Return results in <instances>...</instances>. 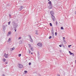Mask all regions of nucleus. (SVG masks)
I'll return each instance as SVG.
<instances>
[{
    "mask_svg": "<svg viewBox=\"0 0 76 76\" xmlns=\"http://www.w3.org/2000/svg\"><path fill=\"white\" fill-rule=\"evenodd\" d=\"M51 18L53 21H55V20H56V18H55V17H54V15H52Z\"/></svg>",
    "mask_w": 76,
    "mask_h": 76,
    "instance_id": "obj_1",
    "label": "nucleus"
},
{
    "mask_svg": "<svg viewBox=\"0 0 76 76\" xmlns=\"http://www.w3.org/2000/svg\"><path fill=\"white\" fill-rule=\"evenodd\" d=\"M50 14L52 16V15H54V11H51L50 12Z\"/></svg>",
    "mask_w": 76,
    "mask_h": 76,
    "instance_id": "obj_2",
    "label": "nucleus"
},
{
    "mask_svg": "<svg viewBox=\"0 0 76 76\" xmlns=\"http://www.w3.org/2000/svg\"><path fill=\"white\" fill-rule=\"evenodd\" d=\"M37 45L38 46H39V47H42V44H41V43L40 42L38 44H37Z\"/></svg>",
    "mask_w": 76,
    "mask_h": 76,
    "instance_id": "obj_3",
    "label": "nucleus"
},
{
    "mask_svg": "<svg viewBox=\"0 0 76 76\" xmlns=\"http://www.w3.org/2000/svg\"><path fill=\"white\" fill-rule=\"evenodd\" d=\"M19 68L20 69H21L23 67V65L21 64H19Z\"/></svg>",
    "mask_w": 76,
    "mask_h": 76,
    "instance_id": "obj_4",
    "label": "nucleus"
},
{
    "mask_svg": "<svg viewBox=\"0 0 76 76\" xmlns=\"http://www.w3.org/2000/svg\"><path fill=\"white\" fill-rule=\"evenodd\" d=\"M2 28L4 31H4H5V30H6V27L5 26L3 25L2 26Z\"/></svg>",
    "mask_w": 76,
    "mask_h": 76,
    "instance_id": "obj_5",
    "label": "nucleus"
},
{
    "mask_svg": "<svg viewBox=\"0 0 76 76\" xmlns=\"http://www.w3.org/2000/svg\"><path fill=\"white\" fill-rule=\"evenodd\" d=\"M24 8V7L23 6H21L20 7V10H22V9H23Z\"/></svg>",
    "mask_w": 76,
    "mask_h": 76,
    "instance_id": "obj_6",
    "label": "nucleus"
},
{
    "mask_svg": "<svg viewBox=\"0 0 76 76\" xmlns=\"http://www.w3.org/2000/svg\"><path fill=\"white\" fill-rule=\"evenodd\" d=\"M49 8L50 9H52V4H50L49 6Z\"/></svg>",
    "mask_w": 76,
    "mask_h": 76,
    "instance_id": "obj_7",
    "label": "nucleus"
},
{
    "mask_svg": "<svg viewBox=\"0 0 76 76\" xmlns=\"http://www.w3.org/2000/svg\"><path fill=\"white\" fill-rule=\"evenodd\" d=\"M5 57V58H8V57H9V54H7Z\"/></svg>",
    "mask_w": 76,
    "mask_h": 76,
    "instance_id": "obj_8",
    "label": "nucleus"
},
{
    "mask_svg": "<svg viewBox=\"0 0 76 76\" xmlns=\"http://www.w3.org/2000/svg\"><path fill=\"white\" fill-rule=\"evenodd\" d=\"M35 33L36 35H38V32L37 31H35Z\"/></svg>",
    "mask_w": 76,
    "mask_h": 76,
    "instance_id": "obj_9",
    "label": "nucleus"
},
{
    "mask_svg": "<svg viewBox=\"0 0 76 76\" xmlns=\"http://www.w3.org/2000/svg\"><path fill=\"white\" fill-rule=\"evenodd\" d=\"M69 53L70 55H72L73 54V53H72V52H70V51H69Z\"/></svg>",
    "mask_w": 76,
    "mask_h": 76,
    "instance_id": "obj_10",
    "label": "nucleus"
},
{
    "mask_svg": "<svg viewBox=\"0 0 76 76\" xmlns=\"http://www.w3.org/2000/svg\"><path fill=\"white\" fill-rule=\"evenodd\" d=\"M49 4H50H50H51V1H49L48 3Z\"/></svg>",
    "mask_w": 76,
    "mask_h": 76,
    "instance_id": "obj_11",
    "label": "nucleus"
},
{
    "mask_svg": "<svg viewBox=\"0 0 76 76\" xmlns=\"http://www.w3.org/2000/svg\"><path fill=\"white\" fill-rule=\"evenodd\" d=\"M11 32L10 31L9 32H8V34H7V35H8V36H9V35H10V33H11Z\"/></svg>",
    "mask_w": 76,
    "mask_h": 76,
    "instance_id": "obj_12",
    "label": "nucleus"
},
{
    "mask_svg": "<svg viewBox=\"0 0 76 76\" xmlns=\"http://www.w3.org/2000/svg\"><path fill=\"white\" fill-rule=\"evenodd\" d=\"M30 40L31 42H33V40H32V39H30Z\"/></svg>",
    "mask_w": 76,
    "mask_h": 76,
    "instance_id": "obj_13",
    "label": "nucleus"
},
{
    "mask_svg": "<svg viewBox=\"0 0 76 76\" xmlns=\"http://www.w3.org/2000/svg\"><path fill=\"white\" fill-rule=\"evenodd\" d=\"M3 61L4 62H5V61H6V59L3 58Z\"/></svg>",
    "mask_w": 76,
    "mask_h": 76,
    "instance_id": "obj_14",
    "label": "nucleus"
},
{
    "mask_svg": "<svg viewBox=\"0 0 76 76\" xmlns=\"http://www.w3.org/2000/svg\"><path fill=\"white\" fill-rule=\"evenodd\" d=\"M28 45L29 47V48L31 47V44H28Z\"/></svg>",
    "mask_w": 76,
    "mask_h": 76,
    "instance_id": "obj_15",
    "label": "nucleus"
},
{
    "mask_svg": "<svg viewBox=\"0 0 76 76\" xmlns=\"http://www.w3.org/2000/svg\"><path fill=\"white\" fill-rule=\"evenodd\" d=\"M10 38H9L8 40V42H10Z\"/></svg>",
    "mask_w": 76,
    "mask_h": 76,
    "instance_id": "obj_16",
    "label": "nucleus"
},
{
    "mask_svg": "<svg viewBox=\"0 0 76 76\" xmlns=\"http://www.w3.org/2000/svg\"><path fill=\"white\" fill-rule=\"evenodd\" d=\"M50 26H53V25H52V23H50Z\"/></svg>",
    "mask_w": 76,
    "mask_h": 76,
    "instance_id": "obj_17",
    "label": "nucleus"
},
{
    "mask_svg": "<svg viewBox=\"0 0 76 76\" xmlns=\"http://www.w3.org/2000/svg\"><path fill=\"white\" fill-rule=\"evenodd\" d=\"M28 36H29V38L30 39H32V37H31V35H28Z\"/></svg>",
    "mask_w": 76,
    "mask_h": 76,
    "instance_id": "obj_18",
    "label": "nucleus"
},
{
    "mask_svg": "<svg viewBox=\"0 0 76 76\" xmlns=\"http://www.w3.org/2000/svg\"><path fill=\"white\" fill-rule=\"evenodd\" d=\"M52 38V37H51V36H50L49 37V39H51V38Z\"/></svg>",
    "mask_w": 76,
    "mask_h": 76,
    "instance_id": "obj_19",
    "label": "nucleus"
},
{
    "mask_svg": "<svg viewBox=\"0 0 76 76\" xmlns=\"http://www.w3.org/2000/svg\"><path fill=\"white\" fill-rule=\"evenodd\" d=\"M61 29H64V28H63V27H61Z\"/></svg>",
    "mask_w": 76,
    "mask_h": 76,
    "instance_id": "obj_20",
    "label": "nucleus"
},
{
    "mask_svg": "<svg viewBox=\"0 0 76 76\" xmlns=\"http://www.w3.org/2000/svg\"><path fill=\"white\" fill-rule=\"evenodd\" d=\"M71 46H72V45H68V47H69V48H70Z\"/></svg>",
    "mask_w": 76,
    "mask_h": 76,
    "instance_id": "obj_21",
    "label": "nucleus"
},
{
    "mask_svg": "<svg viewBox=\"0 0 76 76\" xmlns=\"http://www.w3.org/2000/svg\"><path fill=\"white\" fill-rule=\"evenodd\" d=\"M31 51H34V49H33V48H31Z\"/></svg>",
    "mask_w": 76,
    "mask_h": 76,
    "instance_id": "obj_22",
    "label": "nucleus"
},
{
    "mask_svg": "<svg viewBox=\"0 0 76 76\" xmlns=\"http://www.w3.org/2000/svg\"><path fill=\"white\" fill-rule=\"evenodd\" d=\"M6 56V53H4V57H5Z\"/></svg>",
    "mask_w": 76,
    "mask_h": 76,
    "instance_id": "obj_23",
    "label": "nucleus"
},
{
    "mask_svg": "<svg viewBox=\"0 0 76 76\" xmlns=\"http://www.w3.org/2000/svg\"><path fill=\"white\" fill-rule=\"evenodd\" d=\"M10 24V22H8V24L9 25Z\"/></svg>",
    "mask_w": 76,
    "mask_h": 76,
    "instance_id": "obj_24",
    "label": "nucleus"
},
{
    "mask_svg": "<svg viewBox=\"0 0 76 76\" xmlns=\"http://www.w3.org/2000/svg\"><path fill=\"white\" fill-rule=\"evenodd\" d=\"M52 33H54V30H53V29L52 30Z\"/></svg>",
    "mask_w": 76,
    "mask_h": 76,
    "instance_id": "obj_25",
    "label": "nucleus"
},
{
    "mask_svg": "<svg viewBox=\"0 0 76 76\" xmlns=\"http://www.w3.org/2000/svg\"><path fill=\"white\" fill-rule=\"evenodd\" d=\"M21 56V54H20L18 55V56L19 57H20Z\"/></svg>",
    "mask_w": 76,
    "mask_h": 76,
    "instance_id": "obj_26",
    "label": "nucleus"
},
{
    "mask_svg": "<svg viewBox=\"0 0 76 76\" xmlns=\"http://www.w3.org/2000/svg\"><path fill=\"white\" fill-rule=\"evenodd\" d=\"M24 72L25 73H26L28 72V71H25Z\"/></svg>",
    "mask_w": 76,
    "mask_h": 76,
    "instance_id": "obj_27",
    "label": "nucleus"
},
{
    "mask_svg": "<svg viewBox=\"0 0 76 76\" xmlns=\"http://www.w3.org/2000/svg\"><path fill=\"white\" fill-rule=\"evenodd\" d=\"M52 35H53V36H54V33H52Z\"/></svg>",
    "mask_w": 76,
    "mask_h": 76,
    "instance_id": "obj_28",
    "label": "nucleus"
},
{
    "mask_svg": "<svg viewBox=\"0 0 76 76\" xmlns=\"http://www.w3.org/2000/svg\"><path fill=\"white\" fill-rule=\"evenodd\" d=\"M56 25H57V24H58L57 21H56Z\"/></svg>",
    "mask_w": 76,
    "mask_h": 76,
    "instance_id": "obj_29",
    "label": "nucleus"
},
{
    "mask_svg": "<svg viewBox=\"0 0 76 76\" xmlns=\"http://www.w3.org/2000/svg\"><path fill=\"white\" fill-rule=\"evenodd\" d=\"M29 65H31V63L30 62L28 64Z\"/></svg>",
    "mask_w": 76,
    "mask_h": 76,
    "instance_id": "obj_30",
    "label": "nucleus"
},
{
    "mask_svg": "<svg viewBox=\"0 0 76 76\" xmlns=\"http://www.w3.org/2000/svg\"><path fill=\"white\" fill-rule=\"evenodd\" d=\"M59 47H62V46H61V45H59Z\"/></svg>",
    "mask_w": 76,
    "mask_h": 76,
    "instance_id": "obj_31",
    "label": "nucleus"
},
{
    "mask_svg": "<svg viewBox=\"0 0 76 76\" xmlns=\"http://www.w3.org/2000/svg\"><path fill=\"white\" fill-rule=\"evenodd\" d=\"M9 16L10 17V18H11V15H9Z\"/></svg>",
    "mask_w": 76,
    "mask_h": 76,
    "instance_id": "obj_32",
    "label": "nucleus"
},
{
    "mask_svg": "<svg viewBox=\"0 0 76 76\" xmlns=\"http://www.w3.org/2000/svg\"><path fill=\"white\" fill-rule=\"evenodd\" d=\"M56 36H57V32H55V33Z\"/></svg>",
    "mask_w": 76,
    "mask_h": 76,
    "instance_id": "obj_33",
    "label": "nucleus"
},
{
    "mask_svg": "<svg viewBox=\"0 0 76 76\" xmlns=\"http://www.w3.org/2000/svg\"><path fill=\"white\" fill-rule=\"evenodd\" d=\"M63 40L64 41V42H66V41H65V40H64V39H63Z\"/></svg>",
    "mask_w": 76,
    "mask_h": 76,
    "instance_id": "obj_34",
    "label": "nucleus"
},
{
    "mask_svg": "<svg viewBox=\"0 0 76 76\" xmlns=\"http://www.w3.org/2000/svg\"><path fill=\"white\" fill-rule=\"evenodd\" d=\"M2 76H5V75L3 74L2 75Z\"/></svg>",
    "mask_w": 76,
    "mask_h": 76,
    "instance_id": "obj_35",
    "label": "nucleus"
},
{
    "mask_svg": "<svg viewBox=\"0 0 76 76\" xmlns=\"http://www.w3.org/2000/svg\"><path fill=\"white\" fill-rule=\"evenodd\" d=\"M75 15L76 14V11H75Z\"/></svg>",
    "mask_w": 76,
    "mask_h": 76,
    "instance_id": "obj_36",
    "label": "nucleus"
},
{
    "mask_svg": "<svg viewBox=\"0 0 76 76\" xmlns=\"http://www.w3.org/2000/svg\"><path fill=\"white\" fill-rule=\"evenodd\" d=\"M57 76H60V75H58V74Z\"/></svg>",
    "mask_w": 76,
    "mask_h": 76,
    "instance_id": "obj_37",
    "label": "nucleus"
},
{
    "mask_svg": "<svg viewBox=\"0 0 76 76\" xmlns=\"http://www.w3.org/2000/svg\"><path fill=\"white\" fill-rule=\"evenodd\" d=\"M15 32H16V29H15Z\"/></svg>",
    "mask_w": 76,
    "mask_h": 76,
    "instance_id": "obj_38",
    "label": "nucleus"
},
{
    "mask_svg": "<svg viewBox=\"0 0 76 76\" xmlns=\"http://www.w3.org/2000/svg\"><path fill=\"white\" fill-rule=\"evenodd\" d=\"M29 54H30V53H31V51H30V50H29Z\"/></svg>",
    "mask_w": 76,
    "mask_h": 76,
    "instance_id": "obj_39",
    "label": "nucleus"
},
{
    "mask_svg": "<svg viewBox=\"0 0 76 76\" xmlns=\"http://www.w3.org/2000/svg\"><path fill=\"white\" fill-rule=\"evenodd\" d=\"M31 54H33V53L31 52Z\"/></svg>",
    "mask_w": 76,
    "mask_h": 76,
    "instance_id": "obj_40",
    "label": "nucleus"
},
{
    "mask_svg": "<svg viewBox=\"0 0 76 76\" xmlns=\"http://www.w3.org/2000/svg\"><path fill=\"white\" fill-rule=\"evenodd\" d=\"M63 39H65V37H63Z\"/></svg>",
    "mask_w": 76,
    "mask_h": 76,
    "instance_id": "obj_41",
    "label": "nucleus"
},
{
    "mask_svg": "<svg viewBox=\"0 0 76 76\" xmlns=\"http://www.w3.org/2000/svg\"><path fill=\"white\" fill-rule=\"evenodd\" d=\"M6 64H7V62H6Z\"/></svg>",
    "mask_w": 76,
    "mask_h": 76,
    "instance_id": "obj_42",
    "label": "nucleus"
},
{
    "mask_svg": "<svg viewBox=\"0 0 76 76\" xmlns=\"http://www.w3.org/2000/svg\"><path fill=\"white\" fill-rule=\"evenodd\" d=\"M19 39H20V37H19Z\"/></svg>",
    "mask_w": 76,
    "mask_h": 76,
    "instance_id": "obj_43",
    "label": "nucleus"
},
{
    "mask_svg": "<svg viewBox=\"0 0 76 76\" xmlns=\"http://www.w3.org/2000/svg\"><path fill=\"white\" fill-rule=\"evenodd\" d=\"M12 50H13V48H12Z\"/></svg>",
    "mask_w": 76,
    "mask_h": 76,
    "instance_id": "obj_44",
    "label": "nucleus"
},
{
    "mask_svg": "<svg viewBox=\"0 0 76 76\" xmlns=\"http://www.w3.org/2000/svg\"><path fill=\"white\" fill-rule=\"evenodd\" d=\"M75 63H76V60L75 61Z\"/></svg>",
    "mask_w": 76,
    "mask_h": 76,
    "instance_id": "obj_45",
    "label": "nucleus"
},
{
    "mask_svg": "<svg viewBox=\"0 0 76 76\" xmlns=\"http://www.w3.org/2000/svg\"><path fill=\"white\" fill-rule=\"evenodd\" d=\"M52 29L53 30V28H52Z\"/></svg>",
    "mask_w": 76,
    "mask_h": 76,
    "instance_id": "obj_46",
    "label": "nucleus"
},
{
    "mask_svg": "<svg viewBox=\"0 0 76 76\" xmlns=\"http://www.w3.org/2000/svg\"><path fill=\"white\" fill-rule=\"evenodd\" d=\"M50 0H48V1H50Z\"/></svg>",
    "mask_w": 76,
    "mask_h": 76,
    "instance_id": "obj_47",
    "label": "nucleus"
},
{
    "mask_svg": "<svg viewBox=\"0 0 76 76\" xmlns=\"http://www.w3.org/2000/svg\"><path fill=\"white\" fill-rule=\"evenodd\" d=\"M16 26H17V27L18 26V25H17Z\"/></svg>",
    "mask_w": 76,
    "mask_h": 76,
    "instance_id": "obj_48",
    "label": "nucleus"
},
{
    "mask_svg": "<svg viewBox=\"0 0 76 76\" xmlns=\"http://www.w3.org/2000/svg\"><path fill=\"white\" fill-rule=\"evenodd\" d=\"M73 56H74V54H73Z\"/></svg>",
    "mask_w": 76,
    "mask_h": 76,
    "instance_id": "obj_49",
    "label": "nucleus"
}]
</instances>
